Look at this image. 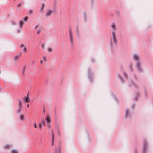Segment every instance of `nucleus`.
<instances>
[{"instance_id": "34", "label": "nucleus", "mask_w": 153, "mask_h": 153, "mask_svg": "<svg viewBox=\"0 0 153 153\" xmlns=\"http://www.w3.org/2000/svg\"><path fill=\"white\" fill-rule=\"evenodd\" d=\"M42 48L43 49L44 48V46H43V45H42Z\"/></svg>"}, {"instance_id": "23", "label": "nucleus", "mask_w": 153, "mask_h": 153, "mask_svg": "<svg viewBox=\"0 0 153 153\" xmlns=\"http://www.w3.org/2000/svg\"><path fill=\"white\" fill-rule=\"evenodd\" d=\"M128 110H126V115L127 116L128 114Z\"/></svg>"}, {"instance_id": "12", "label": "nucleus", "mask_w": 153, "mask_h": 153, "mask_svg": "<svg viewBox=\"0 0 153 153\" xmlns=\"http://www.w3.org/2000/svg\"><path fill=\"white\" fill-rule=\"evenodd\" d=\"M47 50H48V51L49 52H51L52 51V48L50 47L48 48Z\"/></svg>"}, {"instance_id": "14", "label": "nucleus", "mask_w": 153, "mask_h": 153, "mask_svg": "<svg viewBox=\"0 0 153 153\" xmlns=\"http://www.w3.org/2000/svg\"><path fill=\"white\" fill-rule=\"evenodd\" d=\"M111 27L113 29H115V24L114 23H113Z\"/></svg>"}, {"instance_id": "13", "label": "nucleus", "mask_w": 153, "mask_h": 153, "mask_svg": "<svg viewBox=\"0 0 153 153\" xmlns=\"http://www.w3.org/2000/svg\"><path fill=\"white\" fill-rule=\"evenodd\" d=\"M23 25V21H20V27H22V25Z\"/></svg>"}, {"instance_id": "4", "label": "nucleus", "mask_w": 153, "mask_h": 153, "mask_svg": "<svg viewBox=\"0 0 153 153\" xmlns=\"http://www.w3.org/2000/svg\"><path fill=\"white\" fill-rule=\"evenodd\" d=\"M46 122L48 123H50L51 122V120L50 117L49 116H47L46 118Z\"/></svg>"}, {"instance_id": "30", "label": "nucleus", "mask_w": 153, "mask_h": 153, "mask_svg": "<svg viewBox=\"0 0 153 153\" xmlns=\"http://www.w3.org/2000/svg\"><path fill=\"white\" fill-rule=\"evenodd\" d=\"M38 26H39V25H36V26H35V29H37V28L38 27Z\"/></svg>"}, {"instance_id": "27", "label": "nucleus", "mask_w": 153, "mask_h": 153, "mask_svg": "<svg viewBox=\"0 0 153 153\" xmlns=\"http://www.w3.org/2000/svg\"><path fill=\"white\" fill-rule=\"evenodd\" d=\"M39 127L40 128H41L42 127V124L41 123H39Z\"/></svg>"}, {"instance_id": "21", "label": "nucleus", "mask_w": 153, "mask_h": 153, "mask_svg": "<svg viewBox=\"0 0 153 153\" xmlns=\"http://www.w3.org/2000/svg\"><path fill=\"white\" fill-rule=\"evenodd\" d=\"M28 13L29 14H31L33 13V11L31 10H30L28 11Z\"/></svg>"}, {"instance_id": "6", "label": "nucleus", "mask_w": 153, "mask_h": 153, "mask_svg": "<svg viewBox=\"0 0 153 153\" xmlns=\"http://www.w3.org/2000/svg\"><path fill=\"white\" fill-rule=\"evenodd\" d=\"M52 11L51 10L48 11L46 13V16H50L52 13Z\"/></svg>"}, {"instance_id": "3", "label": "nucleus", "mask_w": 153, "mask_h": 153, "mask_svg": "<svg viewBox=\"0 0 153 153\" xmlns=\"http://www.w3.org/2000/svg\"><path fill=\"white\" fill-rule=\"evenodd\" d=\"M54 133H53V131H52V143H51V145L52 146H53L54 145Z\"/></svg>"}, {"instance_id": "26", "label": "nucleus", "mask_w": 153, "mask_h": 153, "mask_svg": "<svg viewBox=\"0 0 153 153\" xmlns=\"http://www.w3.org/2000/svg\"><path fill=\"white\" fill-rule=\"evenodd\" d=\"M28 17L27 16L24 19V20L25 21H27L28 19Z\"/></svg>"}, {"instance_id": "22", "label": "nucleus", "mask_w": 153, "mask_h": 153, "mask_svg": "<svg viewBox=\"0 0 153 153\" xmlns=\"http://www.w3.org/2000/svg\"><path fill=\"white\" fill-rule=\"evenodd\" d=\"M112 35H113V37H116L115 36V34L114 31H113L112 32Z\"/></svg>"}, {"instance_id": "7", "label": "nucleus", "mask_w": 153, "mask_h": 153, "mask_svg": "<svg viewBox=\"0 0 153 153\" xmlns=\"http://www.w3.org/2000/svg\"><path fill=\"white\" fill-rule=\"evenodd\" d=\"M29 100V99L28 97H25L24 98V101L25 102H28Z\"/></svg>"}, {"instance_id": "16", "label": "nucleus", "mask_w": 153, "mask_h": 153, "mask_svg": "<svg viewBox=\"0 0 153 153\" xmlns=\"http://www.w3.org/2000/svg\"><path fill=\"white\" fill-rule=\"evenodd\" d=\"M47 126L48 127V128H51V124H50V123H47Z\"/></svg>"}, {"instance_id": "5", "label": "nucleus", "mask_w": 153, "mask_h": 153, "mask_svg": "<svg viewBox=\"0 0 153 153\" xmlns=\"http://www.w3.org/2000/svg\"><path fill=\"white\" fill-rule=\"evenodd\" d=\"M133 58L134 59L137 61H138L139 60V57L136 54L134 55Z\"/></svg>"}, {"instance_id": "18", "label": "nucleus", "mask_w": 153, "mask_h": 153, "mask_svg": "<svg viewBox=\"0 0 153 153\" xmlns=\"http://www.w3.org/2000/svg\"><path fill=\"white\" fill-rule=\"evenodd\" d=\"M22 105V102L21 101H19V105L20 107H21Z\"/></svg>"}, {"instance_id": "32", "label": "nucleus", "mask_w": 153, "mask_h": 153, "mask_svg": "<svg viewBox=\"0 0 153 153\" xmlns=\"http://www.w3.org/2000/svg\"><path fill=\"white\" fill-rule=\"evenodd\" d=\"M40 63H41V64H42V63H43V61H42V60H41V61H40Z\"/></svg>"}, {"instance_id": "19", "label": "nucleus", "mask_w": 153, "mask_h": 153, "mask_svg": "<svg viewBox=\"0 0 153 153\" xmlns=\"http://www.w3.org/2000/svg\"><path fill=\"white\" fill-rule=\"evenodd\" d=\"M42 59L44 62H46L47 61V59L45 56H43L42 58Z\"/></svg>"}, {"instance_id": "35", "label": "nucleus", "mask_w": 153, "mask_h": 153, "mask_svg": "<svg viewBox=\"0 0 153 153\" xmlns=\"http://www.w3.org/2000/svg\"><path fill=\"white\" fill-rule=\"evenodd\" d=\"M27 107H29V104H27Z\"/></svg>"}, {"instance_id": "20", "label": "nucleus", "mask_w": 153, "mask_h": 153, "mask_svg": "<svg viewBox=\"0 0 153 153\" xmlns=\"http://www.w3.org/2000/svg\"><path fill=\"white\" fill-rule=\"evenodd\" d=\"M146 145L144 144V147L143 148V150L144 152H145V150L146 149Z\"/></svg>"}, {"instance_id": "29", "label": "nucleus", "mask_w": 153, "mask_h": 153, "mask_svg": "<svg viewBox=\"0 0 153 153\" xmlns=\"http://www.w3.org/2000/svg\"><path fill=\"white\" fill-rule=\"evenodd\" d=\"M20 111H21V109H20V108H19V109H18V113H20Z\"/></svg>"}, {"instance_id": "11", "label": "nucleus", "mask_w": 153, "mask_h": 153, "mask_svg": "<svg viewBox=\"0 0 153 153\" xmlns=\"http://www.w3.org/2000/svg\"><path fill=\"white\" fill-rule=\"evenodd\" d=\"M5 148L6 149L10 148L11 146L9 145H6L4 146Z\"/></svg>"}, {"instance_id": "2", "label": "nucleus", "mask_w": 153, "mask_h": 153, "mask_svg": "<svg viewBox=\"0 0 153 153\" xmlns=\"http://www.w3.org/2000/svg\"><path fill=\"white\" fill-rule=\"evenodd\" d=\"M20 47L21 48H23V51L25 53L26 52L27 48L26 46L25 45L23 44H21V45H20Z\"/></svg>"}, {"instance_id": "25", "label": "nucleus", "mask_w": 153, "mask_h": 153, "mask_svg": "<svg viewBox=\"0 0 153 153\" xmlns=\"http://www.w3.org/2000/svg\"><path fill=\"white\" fill-rule=\"evenodd\" d=\"M34 127L35 128H37V126H36V122H34Z\"/></svg>"}, {"instance_id": "36", "label": "nucleus", "mask_w": 153, "mask_h": 153, "mask_svg": "<svg viewBox=\"0 0 153 153\" xmlns=\"http://www.w3.org/2000/svg\"><path fill=\"white\" fill-rule=\"evenodd\" d=\"M20 4H18V7H19L20 6Z\"/></svg>"}, {"instance_id": "28", "label": "nucleus", "mask_w": 153, "mask_h": 153, "mask_svg": "<svg viewBox=\"0 0 153 153\" xmlns=\"http://www.w3.org/2000/svg\"><path fill=\"white\" fill-rule=\"evenodd\" d=\"M44 3H42V9H43L44 8Z\"/></svg>"}, {"instance_id": "15", "label": "nucleus", "mask_w": 153, "mask_h": 153, "mask_svg": "<svg viewBox=\"0 0 153 153\" xmlns=\"http://www.w3.org/2000/svg\"><path fill=\"white\" fill-rule=\"evenodd\" d=\"M42 125H44L45 124V122L43 120H41V123H40Z\"/></svg>"}, {"instance_id": "10", "label": "nucleus", "mask_w": 153, "mask_h": 153, "mask_svg": "<svg viewBox=\"0 0 153 153\" xmlns=\"http://www.w3.org/2000/svg\"><path fill=\"white\" fill-rule=\"evenodd\" d=\"M11 153H18V152L16 150L13 149L11 151Z\"/></svg>"}, {"instance_id": "8", "label": "nucleus", "mask_w": 153, "mask_h": 153, "mask_svg": "<svg viewBox=\"0 0 153 153\" xmlns=\"http://www.w3.org/2000/svg\"><path fill=\"white\" fill-rule=\"evenodd\" d=\"M19 55H16L13 58V59L15 61H16L19 58Z\"/></svg>"}, {"instance_id": "31", "label": "nucleus", "mask_w": 153, "mask_h": 153, "mask_svg": "<svg viewBox=\"0 0 153 153\" xmlns=\"http://www.w3.org/2000/svg\"><path fill=\"white\" fill-rule=\"evenodd\" d=\"M137 67L138 68V69H140V65L139 64H138L137 65Z\"/></svg>"}, {"instance_id": "33", "label": "nucleus", "mask_w": 153, "mask_h": 153, "mask_svg": "<svg viewBox=\"0 0 153 153\" xmlns=\"http://www.w3.org/2000/svg\"><path fill=\"white\" fill-rule=\"evenodd\" d=\"M43 9H42V7H41V8L40 9V10H41L42 12Z\"/></svg>"}, {"instance_id": "9", "label": "nucleus", "mask_w": 153, "mask_h": 153, "mask_svg": "<svg viewBox=\"0 0 153 153\" xmlns=\"http://www.w3.org/2000/svg\"><path fill=\"white\" fill-rule=\"evenodd\" d=\"M20 118L21 120H24V115L23 114H21L20 116Z\"/></svg>"}, {"instance_id": "17", "label": "nucleus", "mask_w": 153, "mask_h": 153, "mask_svg": "<svg viewBox=\"0 0 153 153\" xmlns=\"http://www.w3.org/2000/svg\"><path fill=\"white\" fill-rule=\"evenodd\" d=\"M41 31V30L40 29H39L38 30L37 32V34H39Z\"/></svg>"}, {"instance_id": "1", "label": "nucleus", "mask_w": 153, "mask_h": 153, "mask_svg": "<svg viewBox=\"0 0 153 153\" xmlns=\"http://www.w3.org/2000/svg\"><path fill=\"white\" fill-rule=\"evenodd\" d=\"M69 36H70V42L71 44H72L73 43V37L72 34V31L71 29L70 28L69 30Z\"/></svg>"}, {"instance_id": "24", "label": "nucleus", "mask_w": 153, "mask_h": 153, "mask_svg": "<svg viewBox=\"0 0 153 153\" xmlns=\"http://www.w3.org/2000/svg\"><path fill=\"white\" fill-rule=\"evenodd\" d=\"M113 40L114 43L116 42V37H113Z\"/></svg>"}]
</instances>
